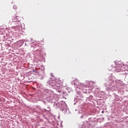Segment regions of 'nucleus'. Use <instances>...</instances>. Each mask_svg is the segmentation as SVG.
I'll return each instance as SVG.
<instances>
[{
  "label": "nucleus",
  "instance_id": "1",
  "mask_svg": "<svg viewBox=\"0 0 128 128\" xmlns=\"http://www.w3.org/2000/svg\"><path fill=\"white\" fill-rule=\"evenodd\" d=\"M116 66H118V68H120V70H123L124 68H125L126 66L128 68V64H121Z\"/></svg>",
  "mask_w": 128,
  "mask_h": 128
},
{
  "label": "nucleus",
  "instance_id": "2",
  "mask_svg": "<svg viewBox=\"0 0 128 128\" xmlns=\"http://www.w3.org/2000/svg\"><path fill=\"white\" fill-rule=\"evenodd\" d=\"M16 19H17V22H20L22 19V18L20 17V16H16Z\"/></svg>",
  "mask_w": 128,
  "mask_h": 128
},
{
  "label": "nucleus",
  "instance_id": "3",
  "mask_svg": "<svg viewBox=\"0 0 128 128\" xmlns=\"http://www.w3.org/2000/svg\"><path fill=\"white\" fill-rule=\"evenodd\" d=\"M14 10H18V6L14 4L13 6Z\"/></svg>",
  "mask_w": 128,
  "mask_h": 128
},
{
  "label": "nucleus",
  "instance_id": "4",
  "mask_svg": "<svg viewBox=\"0 0 128 128\" xmlns=\"http://www.w3.org/2000/svg\"><path fill=\"white\" fill-rule=\"evenodd\" d=\"M12 20L14 21V22H18L16 17V18H14V17L12 18Z\"/></svg>",
  "mask_w": 128,
  "mask_h": 128
},
{
  "label": "nucleus",
  "instance_id": "5",
  "mask_svg": "<svg viewBox=\"0 0 128 128\" xmlns=\"http://www.w3.org/2000/svg\"><path fill=\"white\" fill-rule=\"evenodd\" d=\"M85 88H86V86H84L83 88L85 90H86V89Z\"/></svg>",
  "mask_w": 128,
  "mask_h": 128
},
{
  "label": "nucleus",
  "instance_id": "6",
  "mask_svg": "<svg viewBox=\"0 0 128 128\" xmlns=\"http://www.w3.org/2000/svg\"><path fill=\"white\" fill-rule=\"evenodd\" d=\"M109 90H112V87L110 86V89H108Z\"/></svg>",
  "mask_w": 128,
  "mask_h": 128
},
{
  "label": "nucleus",
  "instance_id": "7",
  "mask_svg": "<svg viewBox=\"0 0 128 128\" xmlns=\"http://www.w3.org/2000/svg\"><path fill=\"white\" fill-rule=\"evenodd\" d=\"M12 28H15V27H14V26H13Z\"/></svg>",
  "mask_w": 128,
  "mask_h": 128
},
{
  "label": "nucleus",
  "instance_id": "8",
  "mask_svg": "<svg viewBox=\"0 0 128 128\" xmlns=\"http://www.w3.org/2000/svg\"><path fill=\"white\" fill-rule=\"evenodd\" d=\"M102 113H104V112H102Z\"/></svg>",
  "mask_w": 128,
  "mask_h": 128
}]
</instances>
